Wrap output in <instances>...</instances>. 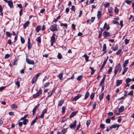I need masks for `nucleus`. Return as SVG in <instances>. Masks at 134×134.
I'll list each match as a JSON object with an SVG mask.
<instances>
[{
	"instance_id": "obj_2",
	"label": "nucleus",
	"mask_w": 134,
	"mask_h": 134,
	"mask_svg": "<svg viewBox=\"0 0 134 134\" xmlns=\"http://www.w3.org/2000/svg\"><path fill=\"white\" fill-rule=\"evenodd\" d=\"M121 65L119 63L118 65H116V66L114 70V75H115L117 73L119 69L121 67Z\"/></svg>"
},
{
	"instance_id": "obj_16",
	"label": "nucleus",
	"mask_w": 134,
	"mask_h": 134,
	"mask_svg": "<svg viewBox=\"0 0 134 134\" xmlns=\"http://www.w3.org/2000/svg\"><path fill=\"white\" fill-rule=\"evenodd\" d=\"M124 107L123 106H121L120 107L119 109V111L120 112H122L124 110Z\"/></svg>"
},
{
	"instance_id": "obj_55",
	"label": "nucleus",
	"mask_w": 134,
	"mask_h": 134,
	"mask_svg": "<svg viewBox=\"0 0 134 134\" xmlns=\"http://www.w3.org/2000/svg\"><path fill=\"white\" fill-rule=\"evenodd\" d=\"M121 51H122V50L121 49H119L118 51L116 53V54L117 55L119 54H120V53L121 52Z\"/></svg>"
},
{
	"instance_id": "obj_31",
	"label": "nucleus",
	"mask_w": 134,
	"mask_h": 134,
	"mask_svg": "<svg viewBox=\"0 0 134 134\" xmlns=\"http://www.w3.org/2000/svg\"><path fill=\"white\" fill-rule=\"evenodd\" d=\"M104 96V93H102L101 94L99 95V100H102Z\"/></svg>"
},
{
	"instance_id": "obj_23",
	"label": "nucleus",
	"mask_w": 134,
	"mask_h": 134,
	"mask_svg": "<svg viewBox=\"0 0 134 134\" xmlns=\"http://www.w3.org/2000/svg\"><path fill=\"white\" fill-rule=\"evenodd\" d=\"M95 93L94 92H92L90 96V98H91V100H92L93 99Z\"/></svg>"
},
{
	"instance_id": "obj_12",
	"label": "nucleus",
	"mask_w": 134,
	"mask_h": 134,
	"mask_svg": "<svg viewBox=\"0 0 134 134\" xmlns=\"http://www.w3.org/2000/svg\"><path fill=\"white\" fill-rule=\"evenodd\" d=\"M30 24V22L29 21H27L23 24V28H26Z\"/></svg>"
},
{
	"instance_id": "obj_52",
	"label": "nucleus",
	"mask_w": 134,
	"mask_h": 134,
	"mask_svg": "<svg viewBox=\"0 0 134 134\" xmlns=\"http://www.w3.org/2000/svg\"><path fill=\"white\" fill-rule=\"evenodd\" d=\"M65 107L63 106L62 108V112L63 113H64L65 112Z\"/></svg>"
},
{
	"instance_id": "obj_18",
	"label": "nucleus",
	"mask_w": 134,
	"mask_h": 134,
	"mask_svg": "<svg viewBox=\"0 0 134 134\" xmlns=\"http://www.w3.org/2000/svg\"><path fill=\"white\" fill-rule=\"evenodd\" d=\"M85 58V59L86 62H87L88 61L89 57L86 54L84 55L83 56Z\"/></svg>"
},
{
	"instance_id": "obj_45",
	"label": "nucleus",
	"mask_w": 134,
	"mask_h": 134,
	"mask_svg": "<svg viewBox=\"0 0 134 134\" xmlns=\"http://www.w3.org/2000/svg\"><path fill=\"white\" fill-rule=\"evenodd\" d=\"M133 90H131L128 93V95H129L132 96L133 95Z\"/></svg>"
},
{
	"instance_id": "obj_28",
	"label": "nucleus",
	"mask_w": 134,
	"mask_h": 134,
	"mask_svg": "<svg viewBox=\"0 0 134 134\" xmlns=\"http://www.w3.org/2000/svg\"><path fill=\"white\" fill-rule=\"evenodd\" d=\"M11 108H12L16 109L18 108V107L16 104H13L11 105Z\"/></svg>"
},
{
	"instance_id": "obj_54",
	"label": "nucleus",
	"mask_w": 134,
	"mask_h": 134,
	"mask_svg": "<svg viewBox=\"0 0 134 134\" xmlns=\"http://www.w3.org/2000/svg\"><path fill=\"white\" fill-rule=\"evenodd\" d=\"M20 39L22 43V44L24 43L25 42L24 39L23 38H22L21 37Z\"/></svg>"
},
{
	"instance_id": "obj_33",
	"label": "nucleus",
	"mask_w": 134,
	"mask_h": 134,
	"mask_svg": "<svg viewBox=\"0 0 134 134\" xmlns=\"http://www.w3.org/2000/svg\"><path fill=\"white\" fill-rule=\"evenodd\" d=\"M57 57L59 59H62V56L60 53H58L57 56Z\"/></svg>"
},
{
	"instance_id": "obj_20",
	"label": "nucleus",
	"mask_w": 134,
	"mask_h": 134,
	"mask_svg": "<svg viewBox=\"0 0 134 134\" xmlns=\"http://www.w3.org/2000/svg\"><path fill=\"white\" fill-rule=\"evenodd\" d=\"M89 92H86L85 95V98H84L85 99H87L89 96Z\"/></svg>"
},
{
	"instance_id": "obj_5",
	"label": "nucleus",
	"mask_w": 134,
	"mask_h": 134,
	"mask_svg": "<svg viewBox=\"0 0 134 134\" xmlns=\"http://www.w3.org/2000/svg\"><path fill=\"white\" fill-rule=\"evenodd\" d=\"M110 36V33L108 32L105 31L103 33V36L104 37H109Z\"/></svg>"
},
{
	"instance_id": "obj_10",
	"label": "nucleus",
	"mask_w": 134,
	"mask_h": 134,
	"mask_svg": "<svg viewBox=\"0 0 134 134\" xmlns=\"http://www.w3.org/2000/svg\"><path fill=\"white\" fill-rule=\"evenodd\" d=\"M9 6L11 8L13 6V3L11 1H8L7 3Z\"/></svg>"
},
{
	"instance_id": "obj_21",
	"label": "nucleus",
	"mask_w": 134,
	"mask_h": 134,
	"mask_svg": "<svg viewBox=\"0 0 134 134\" xmlns=\"http://www.w3.org/2000/svg\"><path fill=\"white\" fill-rule=\"evenodd\" d=\"M40 95V94L37 92L36 94H34L33 96V98H35Z\"/></svg>"
},
{
	"instance_id": "obj_63",
	"label": "nucleus",
	"mask_w": 134,
	"mask_h": 134,
	"mask_svg": "<svg viewBox=\"0 0 134 134\" xmlns=\"http://www.w3.org/2000/svg\"><path fill=\"white\" fill-rule=\"evenodd\" d=\"M112 10V8L111 7H109L108 8V11L109 13H111Z\"/></svg>"
},
{
	"instance_id": "obj_37",
	"label": "nucleus",
	"mask_w": 134,
	"mask_h": 134,
	"mask_svg": "<svg viewBox=\"0 0 134 134\" xmlns=\"http://www.w3.org/2000/svg\"><path fill=\"white\" fill-rule=\"evenodd\" d=\"M131 81V79L128 78H127L126 80V83L127 84L130 82Z\"/></svg>"
},
{
	"instance_id": "obj_60",
	"label": "nucleus",
	"mask_w": 134,
	"mask_h": 134,
	"mask_svg": "<svg viewBox=\"0 0 134 134\" xmlns=\"http://www.w3.org/2000/svg\"><path fill=\"white\" fill-rule=\"evenodd\" d=\"M47 109L46 108L45 109L42 111V114H44V113L47 112Z\"/></svg>"
},
{
	"instance_id": "obj_4",
	"label": "nucleus",
	"mask_w": 134,
	"mask_h": 134,
	"mask_svg": "<svg viewBox=\"0 0 134 134\" xmlns=\"http://www.w3.org/2000/svg\"><path fill=\"white\" fill-rule=\"evenodd\" d=\"M26 62L30 64L34 65L35 64L33 60H31L29 58H26Z\"/></svg>"
},
{
	"instance_id": "obj_39",
	"label": "nucleus",
	"mask_w": 134,
	"mask_h": 134,
	"mask_svg": "<svg viewBox=\"0 0 134 134\" xmlns=\"http://www.w3.org/2000/svg\"><path fill=\"white\" fill-rule=\"evenodd\" d=\"M41 73H38V74H37L34 77H35L37 79L38 78V77H39V76L40 75H41Z\"/></svg>"
},
{
	"instance_id": "obj_43",
	"label": "nucleus",
	"mask_w": 134,
	"mask_h": 134,
	"mask_svg": "<svg viewBox=\"0 0 134 134\" xmlns=\"http://www.w3.org/2000/svg\"><path fill=\"white\" fill-rule=\"evenodd\" d=\"M60 25L62 26H64L65 27H67L68 26V25L66 23L63 24V23H61L60 24Z\"/></svg>"
},
{
	"instance_id": "obj_48",
	"label": "nucleus",
	"mask_w": 134,
	"mask_h": 134,
	"mask_svg": "<svg viewBox=\"0 0 134 134\" xmlns=\"http://www.w3.org/2000/svg\"><path fill=\"white\" fill-rule=\"evenodd\" d=\"M82 77V75H80L78 76L77 78V79L78 80H81Z\"/></svg>"
},
{
	"instance_id": "obj_50",
	"label": "nucleus",
	"mask_w": 134,
	"mask_h": 134,
	"mask_svg": "<svg viewBox=\"0 0 134 134\" xmlns=\"http://www.w3.org/2000/svg\"><path fill=\"white\" fill-rule=\"evenodd\" d=\"M100 127L103 129L105 128V126L104 124H102L100 125Z\"/></svg>"
},
{
	"instance_id": "obj_49",
	"label": "nucleus",
	"mask_w": 134,
	"mask_h": 134,
	"mask_svg": "<svg viewBox=\"0 0 134 134\" xmlns=\"http://www.w3.org/2000/svg\"><path fill=\"white\" fill-rule=\"evenodd\" d=\"M106 48H107V47H106V44H103V51H105L106 49Z\"/></svg>"
},
{
	"instance_id": "obj_32",
	"label": "nucleus",
	"mask_w": 134,
	"mask_h": 134,
	"mask_svg": "<svg viewBox=\"0 0 134 134\" xmlns=\"http://www.w3.org/2000/svg\"><path fill=\"white\" fill-rule=\"evenodd\" d=\"M90 68L91 69V74L92 75L94 73V72L95 71V70L92 67H90Z\"/></svg>"
},
{
	"instance_id": "obj_7",
	"label": "nucleus",
	"mask_w": 134,
	"mask_h": 134,
	"mask_svg": "<svg viewBox=\"0 0 134 134\" xmlns=\"http://www.w3.org/2000/svg\"><path fill=\"white\" fill-rule=\"evenodd\" d=\"M55 34L53 33V35L52 36L51 39V42H55Z\"/></svg>"
},
{
	"instance_id": "obj_25",
	"label": "nucleus",
	"mask_w": 134,
	"mask_h": 134,
	"mask_svg": "<svg viewBox=\"0 0 134 134\" xmlns=\"http://www.w3.org/2000/svg\"><path fill=\"white\" fill-rule=\"evenodd\" d=\"M105 78H106V75H105L104 76V77H103L102 80L100 81V82H101V83H103L104 84V81L105 80Z\"/></svg>"
},
{
	"instance_id": "obj_24",
	"label": "nucleus",
	"mask_w": 134,
	"mask_h": 134,
	"mask_svg": "<svg viewBox=\"0 0 134 134\" xmlns=\"http://www.w3.org/2000/svg\"><path fill=\"white\" fill-rule=\"evenodd\" d=\"M104 5L105 8H107L109 6L110 4L108 2H106L104 4Z\"/></svg>"
},
{
	"instance_id": "obj_27",
	"label": "nucleus",
	"mask_w": 134,
	"mask_h": 134,
	"mask_svg": "<svg viewBox=\"0 0 134 134\" xmlns=\"http://www.w3.org/2000/svg\"><path fill=\"white\" fill-rule=\"evenodd\" d=\"M28 120L27 119H25L24 120L23 124L24 125H26L27 124V123L28 122Z\"/></svg>"
},
{
	"instance_id": "obj_14",
	"label": "nucleus",
	"mask_w": 134,
	"mask_h": 134,
	"mask_svg": "<svg viewBox=\"0 0 134 134\" xmlns=\"http://www.w3.org/2000/svg\"><path fill=\"white\" fill-rule=\"evenodd\" d=\"M129 63V60H125L123 64V66L124 67H125L127 65V64Z\"/></svg>"
},
{
	"instance_id": "obj_38",
	"label": "nucleus",
	"mask_w": 134,
	"mask_h": 134,
	"mask_svg": "<svg viewBox=\"0 0 134 134\" xmlns=\"http://www.w3.org/2000/svg\"><path fill=\"white\" fill-rule=\"evenodd\" d=\"M36 40L39 43L41 42V38L40 37H38L36 39Z\"/></svg>"
},
{
	"instance_id": "obj_59",
	"label": "nucleus",
	"mask_w": 134,
	"mask_h": 134,
	"mask_svg": "<svg viewBox=\"0 0 134 134\" xmlns=\"http://www.w3.org/2000/svg\"><path fill=\"white\" fill-rule=\"evenodd\" d=\"M36 122V120H33L32 122L31 125H33Z\"/></svg>"
},
{
	"instance_id": "obj_11",
	"label": "nucleus",
	"mask_w": 134,
	"mask_h": 134,
	"mask_svg": "<svg viewBox=\"0 0 134 134\" xmlns=\"http://www.w3.org/2000/svg\"><path fill=\"white\" fill-rule=\"evenodd\" d=\"M122 80H117L116 81V86H119L120 85L122 84Z\"/></svg>"
},
{
	"instance_id": "obj_53",
	"label": "nucleus",
	"mask_w": 134,
	"mask_h": 134,
	"mask_svg": "<svg viewBox=\"0 0 134 134\" xmlns=\"http://www.w3.org/2000/svg\"><path fill=\"white\" fill-rule=\"evenodd\" d=\"M60 17H61V16L59 15V16H58L57 17V18L56 19L54 20V21L56 23V22H57L58 21V20L59 19Z\"/></svg>"
},
{
	"instance_id": "obj_40",
	"label": "nucleus",
	"mask_w": 134,
	"mask_h": 134,
	"mask_svg": "<svg viewBox=\"0 0 134 134\" xmlns=\"http://www.w3.org/2000/svg\"><path fill=\"white\" fill-rule=\"evenodd\" d=\"M112 67H110L109 68V69L108 70V73L109 74L111 72L112 70Z\"/></svg>"
},
{
	"instance_id": "obj_19",
	"label": "nucleus",
	"mask_w": 134,
	"mask_h": 134,
	"mask_svg": "<svg viewBox=\"0 0 134 134\" xmlns=\"http://www.w3.org/2000/svg\"><path fill=\"white\" fill-rule=\"evenodd\" d=\"M63 76V73H60L59 74L58 76V77L60 80H62V79Z\"/></svg>"
},
{
	"instance_id": "obj_36",
	"label": "nucleus",
	"mask_w": 134,
	"mask_h": 134,
	"mask_svg": "<svg viewBox=\"0 0 134 134\" xmlns=\"http://www.w3.org/2000/svg\"><path fill=\"white\" fill-rule=\"evenodd\" d=\"M67 129H64L62 131V133H63V134H65L67 132Z\"/></svg>"
},
{
	"instance_id": "obj_6",
	"label": "nucleus",
	"mask_w": 134,
	"mask_h": 134,
	"mask_svg": "<svg viewBox=\"0 0 134 134\" xmlns=\"http://www.w3.org/2000/svg\"><path fill=\"white\" fill-rule=\"evenodd\" d=\"M108 58V56H107V58L105 59L104 62L103 63L102 65V67L100 69V71L104 67L105 64L107 62V60Z\"/></svg>"
},
{
	"instance_id": "obj_47",
	"label": "nucleus",
	"mask_w": 134,
	"mask_h": 134,
	"mask_svg": "<svg viewBox=\"0 0 134 134\" xmlns=\"http://www.w3.org/2000/svg\"><path fill=\"white\" fill-rule=\"evenodd\" d=\"M50 83L49 82H48L46 83H45L44 85V86L45 87H48L50 85Z\"/></svg>"
},
{
	"instance_id": "obj_56",
	"label": "nucleus",
	"mask_w": 134,
	"mask_h": 134,
	"mask_svg": "<svg viewBox=\"0 0 134 134\" xmlns=\"http://www.w3.org/2000/svg\"><path fill=\"white\" fill-rule=\"evenodd\" d=\"M110 96L109 94H108L107 96L106 97V98L108 100V101H109L110 100Z\"/></svg>"
},
{
	"instance_id": "obj_61",
	"label": "nucleus",
	"mask_w": 134,
	"mask_h": 134,
	"mask_svg": "<svg viewBox=\"0 0 134 134\" xmlns=\"http://www.w3.org/2000/svg\"><path fill=\"white\" fill-rule=\"evenodd\" d=\"M28 48L29 49L31 48L32 46V44L30 43H28Z\"/></svg>"
},
{
	"instance_id": "obj_44",
	"label": "nucleus",
	"mask_w": 134,
	"mask_h": 134,
	"mask_svg": "<svg viewBox=\"0 0 134 134\" xmlns=\"http://www.w3.org/2000/svg\"><path fill=\"white\" fill-rule=\"evenodd\" d=\"M105 121L106 123L109 124L110 123V120L109 118H107L106 120Z\"/></svg>"
},
{
	"instance_id": "obj_1",
	"label": "nucleus",
	"mask_w": 134,
	"mask_h": 134,
	"mask_svg": "<svg viewBox=\"0 0 134 134\" xmlns=\"http://www.w3.org/2000/svg\"><path fill=\"white\" fill-rule=\"evenodd\" d=\"M57 25L55 24H54L51 25L50 27V30L52 31H54L57 30Z\"/></svg>"
},
{
	"instance_id": "obj_51",
	"label": "nucleus",
	"mask_w": 134,
	"mask_h": 134,
	"mask_svg": "<svg viewBox=\"0 0 134 134\" xmlns=\"http://www.w3.org/2000/svg\"><path fill=\"white\" fill-rule=\"evenodd\" d=\"M113 23L114 24L118 25H119V23L117 21H116L113 20Z\"/></svg>"
},
{
	"instance_id": "obj_13",
	"label": "nucleus",
	"mask_w": 134,
	"mask_h": 134,
	"mask_svg": "<svg viewBox=\"0 0 134 134\" xmlns=\"http://www.w3.org/2000/svg\"><path fill=\"white\" fill-rule=\"evenodd\" d=\"M102 15V12L99 11L98 12L97 16L98 19H99Z\"/></svg>"
},
{
	"instance_id": "obj_46",
	"label": "nucleus",
	"mask_w": 134,
	"mask_h": 134,
	"mask_svg": "<svg viewBox=\"0 0 134 134\" xmlns=\"http://www.w3.org/2000/svg\"><path fill=\"white\" fill-rule=\"evenodd\" d=\"M114 11H115V13H118L119 11V10L118 9L117 7H115V9H114Z\"/></svg>"
},
{
	"instance_id": "obj_58",
	"label": "nucleus",
	"mask_w": 134,
	"mask_h": 134,
	"mask_svg": "<svg viewBox=\"0 0 134 134\" xmlns=\"http://www.w3.org/2000/svg\"><path fill=\"white\" fill-rule=\"evenodd\" d=\"M129 40L126 39H125V44H127L129 43Z\"/></svg>"
},
{
	"instance_id": "obj_35",
	"label": "nucleus",
	"mask_w": 134,
	"mask_h": 134,
	"mask_svg": "<svg viewBox=\"0 0 134 134\" xmlns=\"http://www.w3.org/2000/svg\"><path fill=\"white\" fill-rule=\"evenodd\" d=\"M125 2L127 4L130 5L132 3V1H129V0H126Z\"/></svg>"
},
{
	"instance_id": "obj_26",
	"label": "nucleus",
	"mask_w": 134,
	"mask_h": 134,
	"mask_svg": "<svg viewBox=\"0 0 134 134\" xmlns=\"http://www.w3.org/2000/svg\"><path fill=\"white\" fill-rule=\"evenodd\" d=\"M41 27L40 26H37L36 28V31L38 32L41 29Z\"/></svg>"
},
{
	"instance_id": "obj_3",
	"label": "nucleus",
	"mask_w": 134,
	"mask_h": 134,
	"mask_svg": "<svg viewBox=\"0 0 134 134\" xmlns=\"http://www.w3.org/2000/svg\"><path fill=\"white\" fill-rule=\"evenodd\" d=\"M76 120H75L72 124H71L70 125V128L72 129L75 128L76 126Z\"/></svg>"
},
{
	"instance_id": "obj_15",
	"label": "nucleus",
	"mask_w": 134,
	"mask_h": 134,
	"mask_svg": "<svg viewBox=\"0 0 134 134\" xmlns=\"http://www.w3.org/2000/svg\"><path fill=\"white\" fill-rule=\"evenodd\" d=\"M117 127L118 128L119 127V125L117 124H116L115 125H113L110 126V129H111L113 128H115Z\"/></svg>"
},
{
	"instance_id": "obj_64",
	"label": "nucleus",
	"mask_w": 134,
	"mask_h": 134,
	"mask_svg": "<svg viewBox=\"0 0 134 134\" xmlns=\"http://www.w3.org/2000/svg\"><path fill=\"white\" fill-rule=\"evenodd\" d=\"M71 10L74 11H75V6L73 5H72L71 6Z\"/></svg>"
},
{
	"instance_id": "obj_9",
	"label": "nucleus",
	"mask_w": 134,
	"mask_h": 134,
	"mask_svg": "<svg viewBox=\"0 0 134 134\" xmlns=\"http://www.w3.org/2000/svg\"><path fill=\"white\" fill-rule=\"evenodd\" d=\"M81 96V95L80 94H78L77 96L73 98V100L76 101Z\"/></svg>"
},
{
	"instance_id": "obj_22",
	"label": "nucleus",
	"mask_w": 134,
	"mask_h": 134,
	"mask_svg": "<svg viewBox=\"0 0 134 134\" xmlns=\"http://www.w3.org/2000/svg\"><path fill=\"white\" fill-rule=\"evenodd\" d=\"M64 103V101L63 100H61L58 103V106H61Z\"/></svg>"
},
{
	"instance_id": "obj_57",
	"label": "nucleus",
	"mask_w": 134,
	"mask_h": 134,
	"mask_svg": "<svg viewBox=\"0 0 134 134\" xmlns=\"http://www.w3.org/2000/svg\"><path fill=\"white\" fill-rule=\"evenodd\" d=\"M96 106V103L95 102H94L93 105V109H94Z\"/></svg>"
},
{
	"instance_id": "obj_42",
	"label": "nucleus",
	"mask_w": 134,
	"mask_h": 134,
	"mask_svg": "<svg viewBox=\"0 0 134 134\" xmlns=\"http://www.w3.org/2000/svg\"><path fill=\"white\" fill-rule=\"evenodd\" d=\"M118 48V46L117 45H116L114 47H113V50L115 51Z\"/></svg>"
},
{
	"instance_id": "obj_30",
	"label": "nucleus",
	"mask_w": 134,
	"mask_h": 134,
	"mask_svg": "<svg viewBox=\"0 0 134 134\" xmlns=\"http://www.w3.org/2000/svg\"><path fill=\"white\" fill-rule=\"evenodd\" d=\"M37 79L35 77H34L32 80V83L33 84L35 82L37 81Z\"/></svg>"
},
{
	"instance_id": "obj_62",
	"label": "nucleus",
	"mask_w": 134,
	"mask_h": 134,
	"mask_svg": "<svg viewBox=\"0 0 134 134\" xmlns=\"http://www.w3.org/2000/svg\"><path fill=\"white\" fill-rule=\"evenodd\" d=\"M6 35L8 37H9L10 36V34L9 32L7 31L6 32Z\"/></svg>"
},
{
	"instance_id": "obj_41",
	"label": "nucleus",
	"mask_w": 134,
	"mask_h": 134,
	"mask_svg": "<svg viewBox=\"0 0 134 134\" xmlns=\"http://www.w3.org/2000/svg\"><path fill=\"white\" fill-rule=\"evenodd\" d=\"M48 97H49L51 96L53 93V91H50L48 93Z\"/></svg>"
},
{
	"instance_id": "obj_17",
	"label": "nucleus",
	"mask_w": 134,
	"mask_h": 134,
	"mask_svg": "<svg viewBox=\"0 0 134 134\" xmlns=\"http://www.w3.org/2000/svg\"><path fill=\"white\" fill-rule=\"evenodd\" d=\"M77 112L76 111H74L72 113L70 116V117L72 118L76 114Z\"/></svg>"
},
{
	"instance_id": "obj_29",
	"label": "nucleus",
	"mask_w": 134,
	"mask_h": 134,
	"mask_svg": "<svg viewBox=\"0 0 134 134\" xmlns=\"http://www.w3.org/2000/svg\"><path fill=\"white\" fill-rule=\"evenodd\" d=\"M15 84L18 87H20V82L18 81V79H17V81L15 82Z\"/></svg>"
},
{
	"instance_id": "obj_34",
	"label": "nucleus",
	"mask_w": 134,
	"mask_h": 134,
	"mask_svg": "<svg viewBox=\"0 0 134 134\" xmlns=\"http://www.w3.org/2000/svg\"><path fill=\"white\" fill-rule=\"evenodd\" d=\"M128 68L127 67L125 68L124 69V71L122 72V74L124 75L126 71L128 70Z\"/></svg>"
},
{
	"instance_id": "obj_8",
	"label": "nucleus",
	"mask_w": 134,
	"mask_h": 134,
	"mask_svg": "<svg viewBox=\"0 0 134 134\" xmlns=\"http://www.w3.org/2000/svg\"><path fill=\"white\" fill-rule=\"evenodd\" d=\"M39 106V104H38L35 107L33 110V114L34 115L36 113V110L38 108Z\"/></svg>"
}]
</instances>
